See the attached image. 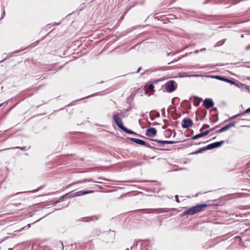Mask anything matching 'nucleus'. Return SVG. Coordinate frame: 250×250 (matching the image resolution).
Listing matches in <instances>:
<instances>
[{"label": "nucleus", "instance_id": "nucleus-10", "mask_svg": "<svg viewBox=\"0 0 250 250\" xmlns=\"http://www.w3.org/2000/svg\"><path fill=\"white\" fill-rule=\"evenodd\" d=\"M156 129L154 127H151L146 129L145 134L148 137H153L156 135Z\"/></svg>", "mask_w": 250, "mask_h": 250}, {"label": "nucleus", "instance_id": "nucleus-12", "mask_svg": "<svg viewBox=\"0 0 250 250\" xmlns=\"http://www.w3.org/2000/svg\"><path fill=\"white\" fill-rule=\"evenodd\" d=\"M250 113V107L246 109L244 112L237 114L233 116L232 117L229 118V120H233L236 119L237 117H240V116H245V115L247 113Z\"/></svg>", "mask_w": 250, "mask_h": 250}, {"label": "nucleus", "instance_id": "nucleus-6", "mask_svg": "<svg viewBox=\"0 0 250 250\" xmlns=\"http://www.w3.org/2000/svg\"><path fill=\"white\" fill-rule=\"evenodd\" d=\"M129 139L137 144H139L140 145H143V146H146L147 147H148V148L152 147L149 144L146 143L145 141H144L142 140H141L139 139H136V138H129Z\"/></svg>", "mask_w": 250, "mask_h": 250}, {"label": "nucleus", "instance_id": "nucleus-19", "mask_svg": "<svg viewBox=\"0 0 250 250\" xmlns=\"http://www.w3.org/2000/svg\"><path fill=\"white\" fill-rule=\"evenodd\" d=\"M235 123H236L235 122H231V123H230L229 124L226 125V126H227L228 129H229L231 127L234 126L235 125Z\"/></svg>", "mask_w": 250, "mask_h": 250}, {"label": "nucleus", "instance_id": "nucleus-11", "mask_svg": "<svg viewBox=\"0 0 250 250\" xmlns=\"http://www.w3.org/2000/svg\"><path fill=\"white\" fill-rule=\"evenodd\" d=\"M153 141H155L158 143L159 145L160 146H164L165 144H173L178 142L176 141H161L158 140H153Z\"/></svg>", "mask_w": 250, "mask_h": 250}, {"label": "nucleus", "instance_id": "nucleus-38", "mask_svg": "<svg viewBox=\"0 0 250 250\" xmlns=\"http://www.w3.org/2000/svg\"><path fill=\"white\" fill-rule=\"evenodd\" d=\"M25 227H23L22 228H21V230L24 229V228H25Z\"/></svg>", "mask_w": 250, "mask_h": 250}, {"label": "nucleus", "instance_id": "nucleus-34", "mask_svg": "<svg viewBox=\"0 0 250 250\" xmlns=\"http://www.w3.org/2000/svg\"><path fill=\"white\" fill-rule=\"evenodd\" d=\"M30 226H31V224H29L27 225V226H28V228H30Z\"/></svg>", "mask_w": 250, "mask_h": 250}, {"label": "nucleus", "instance_id": "nucleus-13", "mask_svg": "<svg viewBox=\"0 0 250 250\" xmlns=\"http://www.w3.org/2000/svg\"><path fill=\"white\" fill-rule=\"evenodd\" d=\"M209 134L208 131H205L204 132H203L202 133H199L194 136H193L191 138L192 140H196L200 138L203 137L204 136H205Z\"/></svg>", "mask_w": 250, "mask_h": 250}, {"label": "nucleus", "instance_id": "nucleus-36", "mask_svg": "<svg viewBox=\"0 0 250 250\" xmlns=\"http://www.w3.org/2000/svg\"><path fill=\"white\" fill-rule=\"evenodd\" d=\"M175 135H176V132H175V131H174V135H173V137H175Z\"/></svg>", "mask_w": 250, "mask_h": 250}, {"label": "nucleus", "instance_id": "nucleus-26", "mask_svg": "<svg viewBox=\"0 0 250 250\" xmlns=\"http://www.w3.org/2000/svg\"><path fill=\"white\" fill-rule=\"evenodd\" d=\"M16 148L21 149V150H25L26 149V147H19V146H18Z\"/></svg>", "mask_w": 250, "mask_h": 250}, {"label": "nucleus", "instance_id": "nucleus-8", "mask_svg": "<svg viewBox=\"0 0 250 250\" xmlns=\"http://www.w3.org/2000/svg\"><path fill=\"white\" fill-rule=\"evenodd\" d=\"M210 77H212V78H215L216 79L220 80V81L226 82H227L228 83H231V84H235V83L233 81H232L231 80H230V79H229L228 78H225L224 77H222L221 76L216 75V76H210Z\"/></svg>", "mask_w": 250, "mask_h": 250}, {"label": "nucleus", "instance_id": "nucleus-1", "mask_svg": "<svg viewBox=\"0 0 250 250\" xmlns=\"http://www.w3.org/2000/svg\"><path fill=\"white\" fill-rule=\"evenodd\" d=\"M207 207V204H206L197 205L186 210L184 212H183L182 215L184 216L185 215H194L198 212L202 211L204 210V208Z\"/></svg>", "mask_w": 250, "mask_h": 250}, {"label": "nucleus", "instance_id": "nucleus-35", "mask_svg": "<svg viewBox=\"0 0 250 250\" xmlns=\"http://www.w3.org/2000/svg\"><path fill=\"white\" fill-rule=\"evenodd\" d=\"M162 110V111H164V112H165V109L164 108L162 109V110Z\"/></svg>", "mask_w": 250, "mask_h": 250}, {"label": "nucleus", "instance_id": "nucleus-18", "mask_svg": "<svg viewBox=\"0 0 250 250\" xmlns=\"http://www.w3.org/2000/svg\"><path fill=\"white\" fill-rule=\"evenodd\" d=\"M97 182L96 181L93 180L92 179H84V180H81V181H78V182H77V183H83V182Z\"/></svg>", "mask_w": 250, "mask_h": 250}, {"label": "nucleus", "instance_id": "nucleus-30", "mask_svg": "<svg viewBox=\"0 0 250 250\" xmlns=\"http://www.w3.org/2000/svg\"><path fill=\"white\" fill-rule=\"evenodd\" d=\"M21 203H19V204H15L14 205L16 206V207H19L20 206H21Z\"/></svg>", "mask_w": 250, "mask_h": 250}, {"label": "nucleus", "instance_id": "nucleus-9", "mask_svg": "<svg viewBox=\"0 0 250 250\" xmlns=\"http://www.w3.org/2000/svg\"><path fill=\"white\" fill-rule=\"evenodd\" d=\"M204 105L207 109H209L214 105L213 100L211 99H206L204 101Z\"/></svg>", "mask_w": 250, "mask_h": 250}, {"label": "nucleus", "instance_id": "nucleus-7", "mask_svg": "<svg viewBox=\"0 0 250 250\" xmlns=\"http://www.w3.org/2000/svg\"><path fill=\"white\" fill-rule=\"evenodd\" d=\"M224 141H221L220 142H216L210 144H209L207 146H206V149L207 150H210L213 148H217L221 146L224 143Z\"/></svg>", "mask_w": 250, "mask_h": 250}, {"label": "nucleus", "instance_id": "nucleus-22", "mask_svg": "<svg viewBox=\"0 0 250 250\" xmlns=\"http://www.w3.org/2000/svg\"><path fill=\"white\" fill-rule=\"evenodd\" d=\"M209 127V125L208 124H205L203 125L202 127L200 129V131H202L203 130L208 128Z\"/></svg>", "mask_w": 250, "mask_h": 250}, {"label": "nucleus", "instance_id": "nucleus-3", "mask_svg": "<svg viewBox=\"0 0 250 250\" xmlns=\"http://www.w3.org/2000/svg\"><path fill=\"white\" fill-rule=\"evenodd\" d=\"M165 86L167 91L171 93L176 89L177 84L174 81L170 80L166 83Z\"/></svg>", "mask_w": 250, "mask_h": 250}, {"label": "nucleus", "instance_id": "nucleus-31", "mask_svg": "<svg viewBox=\"0 0 250 250\" xmlns=\"http://www.w3.org/2000/svg\"><path fill=\"white\" fill-rule=\"evenodd\" d=\"M225 40H226L225 39H224L222 41V42H221V43H220V45H222L225 42Z\"/></svg>", "mask_w": 250, "mask_h": 250}, {"label": "nucleus", "instance_id": "nucleus-20", "mask_svg": "<svg viewBox=\"0 0 250 250\" xmlns=\"http://www.w3.org/2000/svg\"><path fill=\"white\" fill-rule=\"evenodd\" d=\"M235 123H236L235 122H231V123H230L229 124L226 125V126H227L228 129H229L231 127L234 126L235 125Z\"/></svg>", "mask_w": 250, "mask_h": 250}, {"label": "nucleus", "instance_id": "nucleus-29", "mask_svg": "<svg viewBox=\"0 0 250 250\" xmlns=\"http://www.w3.org/2000/svg\"><path fill=\"white\" fill-rule=\"evenodd\" d=\"M190 76L198 77L200 76V75H191Z\"/></svg>", "mask_w": 250, "mask_h": 250}, {"label": "nucleus", "instance_id": "nucleus-25", "mask_svg": "<svg viewBox=\"0 0 250 250\" xmlns=\"http://www.w3.org/2000/svg\"><path fill=\"white\" fill-rule=\"evenodd\" d=\"M217 127H218V126H215V127H212V128H211L209 129V130H208L207 131H209V132H210L211 131H212L214 130V129H215V128H217Z\"/></svg>", "mask_w": 250, "mask_h": 250}, {"label": "nucleus", "instance_id": "nucleus-2", "mask_svg": "<svg viewBox=\"0 0 250 250\" xmlns=\"http://www.w3.org/2000/svg\"><path fill=\"white\" fill-rule=\"evenodd\" d=\"M94 190H83L75 192L73 193L70 194L68 196H67V194L62 196L59 200L54 202V204H57L59 202H62L63 200V198L65 197H73L76 196H80L83 195H85L88 193H93Z\"/></svg>", "mask_w": 250, "mask_h": 250}, {"label": "nucleus", "instance_id": "nucleus-4", "mask_svg": "<svg viewBox=\"0 0 250 250\" xmlns=\"http://www.w3.org/2000/svg\"><path fill=\"white\" fill-rule=\"evenodd\" d=\"M120 115H121V113L113 114L112 119L118 127L121 129L124 125L123 124L122 119L120 117Z\"/></svg>", "mask_w": 250, "mask_h": 250}, {"label": "nucleus", "instance_id": "nucleus-23", "mask_svg": "<svg viewBox=\"0 0 250 250\" xmlns=\"http://www.w3.org/2000/svg\"><path fill=\"white\" fill-rule=\"evenodd\" d=\"M154 88V86L153 84L151 83L148 85V89L150 90H153Z\"/></svg>", "mask_w": 250, "mask_h": 250}, {"label": "nucleus", "instance_id": "nucleus-15", "mask_svg": "<svg viewBox=\"0 0 250 250\" xmlns=\"http://www.w3.org/2000/svg\"><path fill=\"white\" fill-rule=\"evenodd\" d=\"M207 150V149H206V146H205V147L200 148L199 150H197L196 151L193 152L192 154H199V153H201Z\"/></svg>", "mask_w": 250, "mask_h": 250}, {"label": "nucleus", "instance_id": "nucleus-33", "mask_svg": "<svg viewBox=\"0 0 250 250\" xmlns=\"http://www.w3.org/2000/svg\"><path fill=\"white\" fill-rule=\"evenodd\" d=\"M249 49H250V46H248L246 47V49L247 50H248Z\"/></svg>", "mask_w": 250, "mask_h": 250}, {"label": "nucleus", "instance_id": "nucleus-17", "mask_svg": "<svg viewBox=\"0 0 250 250\" xmlns=\"http://www.w3.org/2000/svg\"><path fill=\"white\" fill-rule=\"evenodd\" d=\"M100 217V215H95V216H92L89 218L88 220L87 221H93L95 220H97Z\"/></svg>", "mask_w": 250, "mask_h": 250}, {"label": "nucleus", "instance_id": "nucleus-16", "mask_svg": "<svg viewBox=\"0 0 250 250\" xmlns=\"http://www.w3.org/2000/svg\"><path fill=\"white\" fill-rule=\"evenodd\" d=\"M228 130L226 125H225V126L223 127L222 128H221V129H220L219 130H216L215 131V133H222L226 130Z\"/></svg>", "mask_w": 250, "mask_h": 250}, {"label": "nucleus", "instance_id": "nucleus-32", "mask_svg": "<svg viewBox=\"0 0 250 250\" xmlns=\"http://www.w3.org/2000/svg\"><path fill=\"white\" fill-rule=\"evenodd\" d=\"M242 120H249V121H250V119H248L247 118H243L242 119Z\"/></svg>", "mask_w": 250, "mask_h": 250}, {"label": "nucleus", "instance_id": "nucleus-14", "mask_svg": "<svg viewBox=\"0 0 250 250\" xmlns=\"http://www.w3.org/2000/svg\"><path fill=\"white\" fill-rule=\"evenodd\" d=\"M121 129L125 133H127L128 134L137 135V133H135L131 130L128 129L125 126Z\"/></svg>", "mask_w": 250, "mask_h": 250}, {"label": "nucleus", "instance_id": "nucleus-28", "mask_svg": "<svg viewBox=\"0 0 250 250\" xmlns=\"http://www.w3.org/2000/svg\"><path fill=\"white\" fill-rule=\"evenodd\" d=\"M141 69L142 68L141 67H139L137 71L136 72V73H139L140 71V70H141Z\"/></svg>", "mask_w": 250, "mask_h": 250}, {"label": "nucleus", "instance_id": "nucleus-40", "mask_svg": "<svg viewBox=\"0 0 250 250\" xmlns=\"http://www.w3.org/2000/svg\"><path fill=\"white\" fill-rule=\"evenodd\" d=\"M129 250V249H126V250Z\"/></svg>", "mask_w": 250, "mask_h": 250}, {"label": "nucleus", "instance_id": "nucleus-39", "mask_svg": "<svg viewBox=\"0 0 250 250\" xmlns=\"http://www.w3.org/2000/svg\"><path fill=\"white\" fill-rule=\"evenodd\" d=\"M3 241V240H0V243L2 242Z\"/></svg>", "mask_w": 250, "mask_h": 250}, {"label": "nucleus", "instance_id": "nucleus-37", "mask_svg": "<svg viewBox=\"0 0 250 250\" xmlns=\"http://www.w3.org/2000/svg\"><path fill=\"white\" fill-rule=\"evenodd\" d=\"M4 60H5V59H3V60H1V61H0V62H3V61H4Z\"/></svg>", "mask_w": 250, "mask_h": 250}, {"label": "nucleus", "instance_id": "nucleus-21", "mask_svg": "<svg viewBox=\"0 0 250 250\" xmlns=\"http://www.w3.org/2000/svg\"><path fill=\"white\" fill-rule=\"evenodd\" d=\"M237 85L239 87H240V85H241L242 86V87L243 88H245L246 89H249V86L245 84H243L242 83H239V84H237Z\"/></svg>", "mask_w": 250, "mask_h": 250}, {"label": "nucleus", "instance_id": "nucleus-24", "mask_svg": "<svg viewBox=\"0 0 250 250\" xmlns=\"http://www.w3.org/2000/svg\"><path fill=\"white\" fill-rule=\"evenodd\" d=\"M156 210H160V211H161L162 212H166L167 211V210L165 208H158V209H156Z\"/></svg>", "mask_w": 250, "mask_h": 250}, {"label": "nucleus", "instance_id": "nucleus-41", "mask_svg": "<svg viewBox=\"0 0 250 250\" xmlns=\"http://www.w3.org/2000/svg\"><path fill=\"white\" fill-rule=\"evenodd\" d=\"M2 104H0V107L1 106V105Z\"/></svg>", "mask_w": 250, "mask_h": 250}, {"label": "nucleus", "instance_id": "nucleus-5", "mask_svg": "<svg viewBox=\"0 0 250 250\" xmlns=\"http://www.w3.org/2000/svg\"><path fill=\"white\" fill-rule=\"evenodd\" d=\"M193 121L189 118H185L182 120V127L183 128H187L192 126Z\"/></svg>", "mask_w": 250, "mask_h": 250}, {"label": "nucleus", "instance_id": "nucleus-27", "mask_svg": "<svg viewBox=\"0 0 250 250\" xmlns=\"http://www.w3.org/2000/svg\"><path fill=\"white\" fill-rule=\"evenodd\" d=\"M175 201H176L177 203H179V202H180V201H179V198H178V195H175Z\"/></svg>", "mask_w": 250, "mask_h": 250}]
</instances>
